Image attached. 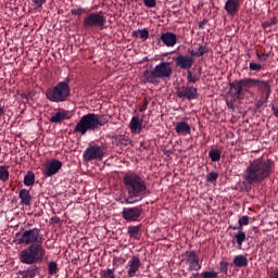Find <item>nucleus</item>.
Wrapping results in <instances>:
<instances>
[{
  "mask_svg": "<svg viewBox=\"0 0 278 278\" xmlns=\"http://www.w3.org/2000/svg\"><path fill=\"white\" fill-rule=\"evenodd\" d=\"M42 242H45V236L40 231V228H33L25 230L20 238V244H39L42 247Z\"/></svg>",
  "mask_w": 278,
  "mask_h": 278,
  "instance_id": "8",
  "label": "nucleus"
},
{
  "mask_svg": "<svg viewBox=\"0 0 278 278\" xmlns=\"http://www.w3.org/2000/svg\"><path fill=\"white\" fill-rule=\"evenodd\" d=\"M112 144L115 147H129V144H131V138L127 132L123 135H115L112 137Z\"/></svg>",
  "mask_w": 278,
  "mask_h": 278,
  "instance_id": "17",
  "label": "nucleus"
},
{
  "mask_svg": "<svg viewBox=\"0 0 278 278\" xmlns=\"http://www.w3.org/2000/svg\"><path fill=\"white\" fill-rule=\"evenodd\" d=\"M101 278H116L114 269H103L100 271Z\"/></svg>",
  "mask_w": 278,
  "mask_h": 278,
  "instance_id": "35",
  "label": "nucleus"
},
{
  "mask_svg": "<svg viewBox=\"0 0 278 278\" xmlns=\"http://www.w3.org/2000/svg\"><path fill=\"white\" fill-rule=\"evenodd\" d=\"M218 180V173L216 172H212L207 175L206 181H208L210 184H214Z\"/></svg>",
  "mask_w": 278,
  "mask_h": 278,
  "instance_id": "37",
  "label": "nucleus"
},
{
  "mask_svg": "<svg viewBox=\"0 0 278 278\" xmlns=\"http://www.w3.org/2000/svg\"><path fill=\"white\" fill-rule=\"evenodd\" d=\"M176 66L179 68H182L184 71L188 68H192V65L194 64V59L192 55H178L175 59Z\"/></svg>",
  "mask_w": 278,
  "mask_h": 278,
  "instance_id": "14",
  "label": "nucleus"
},
{
  "mask_svg": "<svg viewBox=\"0 0 278 278\" xmlns=\"http://www.w3.org/2000/svg\"><path fill=\"white\" fill-rule=\"evenodd\" d=\"M173 75V67L169 62H161L155 65L153 70H144L141 73L142 84H154L157 85V79H168Z\"/></svg>",
  "mask_w": 278,
  "mask_h": 278,
  "instance_id": "4",
  "label": "nucleus"
},
{
  "mask_svg": "<svg viewBox=\"0 0 278 278\" xmlns=\"http://www.w3.org/2000/svg\"><path fill=\"white\" fill-rule=\"evenodd\" d=\"M176 94L178 99H187L188 101L199 99V90L197 87H190L188 85L178 88Z\"/></svg>",
  "mask_w": 278,
  "mask_h": 278,
  "instance_id": "12",
  "label": "nucleus"
},
{
  "mask_svg": "<svg viewBox=\"0 0 278 278\" xmlns=\"http://www.w3.org/2000/svg\"><path fill=\"white\" fill-rule=\"evenodd\" d=\"M266 103H268V102H266V100H258L256 102V108L260 110L261 108H264V105H266Z\"/></svg>",
  "mask_w": 278,
  "mask_h": 278,
  "instance_id": "48",
  "label": "nucleus"
},
{
  "mask_svg": "<svg viewBox=\"0 0 278 278\" xmlns=\"http://www.w3.org/2000/svg\"><path fill=\"white\" fill-rule=\"evenodd\" d=\"M140 229H142V227H140V226H130V227H128L129 238H138V233H140Z\"/></svg>",
  "mask_w": 278,
  "mask_h": 278,
  "instance_id": "33",
  "label": "nucleus"
},
{
  "mask_svg": "<svg viewBox=\"0 0 278 278\" xmlns=\"http://www.w3.org/2000/svg\"><path fill=\"white\" fill-rule=\"evenodd\" d=\"M190 52V55L192 58H203L205 53H210V49L205 46H200L198 51L194 50H188Z\"/></svg>",
  "mask_w": 278,
  "mask_h": 278,
  "instance_id": "27",
  "label": "nucleus"
},
{
  "mask_svg": "<svg viewBox=\"0 0 278 278\" xmlns=\"http://www.w3.org/2000/svg\"><path fill=\"white\" fill-rule=\"evenodd\" d=\"M8 179H10L8 166L0 165V181H8Z\"/></svg>",
  "mask_w": 278,
  "mask_h": 278,
  "instance_id": "31",
  "label": "nucleus"
},
{
  "mask_svg": "<svg viewBox=\"0 0 278 278\" xmlns=\"http://www.w3.org/2000/svg\"><path fill=\"white\" fill-rule=\"evenodd\" d=\"M228 270H229V263L228 262H220L219 273H223L224 275H227Z\"/></svg>",
  "mask_w": 278,
  "mask_h": 278,
  "instance_id": "39",
  "label": "nucleus"
},
{
  "mask_svg": "<svg viewBox=\"0 0 278 278\" xmlns=\"http://www.w3.org/2000/svg\"><path fill=\"white\" fill-rule=\"evenodd\" d=\"M39 270H40V267L34 266V267H28L24 270H20L17 275H20L22 278H36V275H38Z\"/></svg>",
  "mask_w": 278,
  "mask_h": 278,
  "instance_id": "23",
  "label": "nucleus"
},
{
  "mask_svg": "<svg viewBox=\"0 0 278 278\" xmlns=\"http://www.w3.org/2000/svg\"><path fill=\"white\" fill-rule=\"evenodd\" d=\"M71 78L60 81L56 86L46 91V98L52 103H64L71 97Z\"/></svg>",
  "mask_w": 278,
  "mask_h": 278,
  "instance_id": "6",
  "label": "nucleus"
},
{
  "mask_svg": "<svg viewBox=\"0 0 278 278\" xmlns=\"http://www.w3.org/2000/svg\"><path fill=\"white\" fill-rule=\"evenodd\" d=\"M202 278H218V273L212 270V271H203Z\"/></svg>",
  "mask_w": 278,
  "mask_h": 278,
  "instance_id": "40",
  "label": "nucleus"
},
{
  "mask_svg": "<svg viewBox=\"0 0 278 278\" xmlns=\"http://www.w3.org/2000/svg\"><path fill=\"white\" fill-rule=\"evenodd\" d=\"M5 114V110H3V106H0V116H3Z\"/></svg>",
  "mask_w": 278,
  "mask_h": 278,
  "instance_id": "54",
  "label": "nucleus"
},
{
  "mask_svg": "<svg viewBox=\"0 0 278 278\" xmlns=\"http://www.w3.org/2000/svg\"><path fill=\"white\" fill-rule=\"evenodd\" d=\"M257 79L255 78H245L233 80L230 84V94L233 99H244V92H249V88H253V86H257Z\"/></svg>",
  "mask_w": 278,
  "mask_h": 278,
  "instance_id": "7",
  "label": "nucleus"
},
{
  "mask_svg": "<svg viewBox=\"0 0 278 278\" xmlns=\"http://www.w3.org/2000/svg\"><path fill=\"white\" fill-rule=\"evenodd\" d=\"M48 273L49 275L53 276L58 274V263L55 262H50L48 264Z\"/></svg>",
  "mask_w": 278,
  "mask_h": 278,
  "instance_id": "36",
  "label": "nucleus"
},
{
  "mask_svg": "<svg viewBox=\"0 0 278 278\" xmlns=\"http://www.w3.org/2000/svg\"><path fill=\"white\" fill-rule=\"evenodd\" d=\"M86 12V9H72V14H76L77 16H81Z\"/></svg>",
  "mask_w": 278,
  "mask_h": 278,
  "instance_id": "45",
  "label": "nucleus"
},
{
  "mask_svg": "<svg viewBox=\"0 0 278 278\" xmlns=\"http://www.w3.org/2000/svg\"><path fill=\"white\" fill-rule=\"evenodd\" d=\"M70 118L68 111L62 110L56 112L51 118L50 123H62V121H66Z\"/></svg>",
  "mask_w": 278,
  "mask_h": 278,
  "instance_id": "24",
  "label": "nucleus"
},
{
  "mask_svg": "<svg viewBox=\"0 0 278 278\" xmlns=\"http://www.w3.org/2000/svg\"><path fill=\"white\" fill-rule=\"evenodd\" d=\"M208 156L211 157L212 162H220V150H218V149L210 150Z\"/></svg>",
  "mask_w": 278,
  "mask_h": 278,
  "instance_id": "32",
  "label": "nucleus"
},
{
  "mask_svg": "<svg viewBox=\"0 0 278 278\" xmlns=\"http://www.w3.org/2000/svg\"><path fill=\"white\" fill-rule=\"evenodd\" d=\"M33 3L35 5V8H42V5H45V3H47V0H33Z\"/></svg>",
  "mask_w": 278,
  "mask_h": 278,
  "instance_id": "44",
  "label": "nucleus"
},
{
  "mask_svg": "<svg viewBox=\"0 0 278 278\" xmlns=\"http://www.w3.org/2000/svg\"><path fill=\"white\" fill-rule=\"evenodd\" d=\"M146 8H155L157 5V1L155 0H143Z\"/></svg>",
  "mask_w": 278,
  "mask_h": 278,
  "instance_id": "43",
  "label": "nucleus"
},
{
  "mask_svg": "<svg viewBox=\"0 0 278 278\" xmlns=\"http://www.w3.org/2000/svg\"><path fill=\"white\" fill-rule=\"evenodd\" d=\"M132 38H140L143 42L149 39V29H138L132 31Z\"/></svg>",
  "mask_w": 278,
  "mask_h": 278,
  "instance_id": "26",
  "label": "nucleus"
},
{
  "mask_svg": "<svg viewBox=\"0 0 278 278\" xmlns=\"http://www.w3.org/2000/svg\"><path fill=\"white\" fill-rule=\"evenodd\" d=\"M105 151L101 146H89L84 152L85 162H92V160H103Z\"/></svg>",
  "mask_w": 278,
  "mask_h": 278,
  "instance_id": "10",
  "label": "nucleus"
},
{
  "mask_svg": "<svg viewBox=\"0 0 278 278\" xmlns=\"http://www.w3.org/2000/svg\"><path fill=\"white\" fill-rule=\"evenodd\" d=\"M191 278H203V274H193Z\"/></svg>",
  "mask_w": 278,
  "mask_h": 278,
  "instance_id": "53",
  "label": "nucleus"
},
{
  "mask_svg": "<svg viewBox=\"0 0 278 278\" xmlns=\"http://www.w3.org/2000/svg\"><path fill=\"white\" fill-rule=\"evenodd\" d=\"M149 108V100L144 98L143 105L140 109V112H147V109Z\"/></svg>",
  "mask_w": 278,
  "mask_h": 278,
  "instance_id": "47",
  "label": "nucleus"
},
{
  "mask_svg": "<svg viewBox=\"0 0 278 278\" xmlns=\"http://www.w3.org/2000/svg\"><path fill=\"white\" fill-rule=\"evenodd\" d=\"M122 1H127V0H122Z\"/></svg>",
  "mask_w": 278,
  "mask_h": 278,
  "instance_id": "56",
  "label": "nucleus"
},
{
  "mask_svg": "<svg viewBox=\"0 0 278 278\" xmlns=\"http://www.w3.org/2000/svg\"><path fill=\"white\" fill-rule=\"evenodd\" d=\"M271 112L276 118H278V109L275 105H271Z\"/></svg>",
  "mask_w": 278,
  "mask_h": 278,
  "instance_id": "50",
  "label": "nucleus"
},
{
  "mask_svg": "<svg viewBox=\"0 0 278 278\" xmlns=\"http://www.w3.org/2000/svg\"><path fill=\"white\" fill-rule=\"evenodd\" d=\"M141 263L138 256H132L128 263V277H136V274L140 269Z\"/></svg>",
  "mask_w": 278,
  "mask_h": 278,
  "instance_id": "19",
  "label": "nucleus"
},
{
  "mask_svg": "<svg viewBox=\"0 0 278 278\" xmlns=\"http://www.w3.org/2000/svg\"><path fill=\"white\" fill-rule=\"evenodd\" d=\"M256 85H258V88L265 92V103H268V99H270V92L273 90L270 89V83L268 80H260L256 79Z\"/></svg>",
  "mask_w": 278,
  "mask_h": 278,
  "instance_id": "22",
  "label": "nucleus"
},
{
  "mask_svg": "<svg viewBox=\"0 0 278 278\" xmlns=\"http://www.w3.org/2000/svg\"><path fill=\"white\" fill-rule=\"evenodd\" d=\"M235 238L237 239L238 247H242L244 240H247V233L244 231H239L237 235H235Z\"/></svg>",
  "mask_w": 278,
  "mask_h": 278,
  "instance_id": "34",
  "label": "nucleus"
},
{
  "mask_svg": "<svg viewBox=\"0 0 278 278\" xmlns=\"http://www.w3.org/2000/svg\"><path fill=\"white\" fill-rule=\"evenodd\" d=\"M18 199L21 201V205H25V207L31 206V193H29V190L27 189H21L18 192Z\"/></svg>",
  "mask_w": 278,
  "mask_h": 278,
  "instance_id": "20",
  "label": "nucleus"
},
{
  "mask_svg": "<svg viewBox=\"0 0 278 278\" xmlns=\"http://www.w3.org/2000/svg\"><path fill=\"white\" fill-rule=\"evenodd\" d=\"M108 23L103 12L90 13L83 22L85 29H91L92 27H103Z\"/></svg>",
  "mask_w": 278,
  "mask_h": 278,
  "instance_id": "9",
  "label": "nucleus"
},
{
  "mask_svg": "<svg viewBox=\"0 0 278 278\" xmlns=\"http://www.w3.org/2000/svg\"><path fill=\"white\" fill-rule=\"evenodd\" d=\"M201 79V68H199L198 73L192 74V71L187 72V84H197Z\"/></svg>",
  "mask_w": 278,
  "mask_h": 278,
  "instance_id": "28",
  "label": "nucleus"
},
{
  "mask_svg": "<svg viewBox=\"0 0 278 278\" xmlns=\"http://www.w3.org/2000/svg\"><path fill=\"white\" fill-rule=\"evenodd\" d=\"M230 229H233V231L238 230V229H242V226H240V224L238 226H229Z\"/></svg>",
  "mask_w": 278,
  "mask_h": 278,
  "instance_id": "52",
  "label": "nucleus"
},
{
  "mask_svg": "<svg viewBox=\"0 0 278 278\" xmlns=\"http://www.w3.org/2000/svg\"><path fill=\"white\" fill-rule=\"evenodd\" d=\"M239 225H240L241 228L249 225V216L243 215L242 217H240L239 218Z\"/></svg>",
  "mask_w": 278,
  "mask_h": 278,
  "instance_id": "41",
  "label": "nucleus"
},
{
  "mask_svg": "<svg viewBox=\"0 0 278 278\" xmlns=\"http://www.w3.org/2000/svg\"><path fill=\"white\" fill-rule=\"evenodd\" d=\"M52 220L58 225V223H60V217L52 218Z\"/></svg>",
  "mask_w": 278,
  "mask_h": 278,
  "instance_id": "55",
  "label": "nucleus"
},
{
  "mask_svg": "<svg viewBox=\"0 0 278 278\" xmlns=\"http://www.w3.org/2000/svg\"><path fill=\"white\" fill-rule=\"evenodd\" d=\"M207 23H210V21L204 18L202 22L199 23V29H204Z\"/></svg>",
  "mask_w": 278,
  "mask_h": 278,
  "instance_id": "49",
  "label": "nucleus"
},
{
  "mask_svg": "<svg viewBox=\"0 0 278 278\" xmlns=\"http://www.w3.org/2000/svg\"><path fill=\"white\" fill-rule=\"evenodd\" d=\"M250 71H262V63H250Z\"/></svg>",
  "mask_w": 278,
  "mask_h": 278,
  "instance_id": "42",
  "label": "nucleus"
},
{
  "mask_svg": "<svg viewBox=\"0 0 278 278\" xmlns=\"http://www.w3.org/2000/svg\"><path fill=\"white\" fill-rule=\"evenodd\" d=\"M110 123V117L105 114L99 115L94 113H88L80 117L77 122L73 134H80L81 136H86L88 131H97L99 127H103Z\"/></svg>",
  "mask_w": 278,
  "mask_h": 278,
  "instance_id": "3",
  "label": "nucleus"
},
{
  "mask_svg": "<svg viewBox=\"0 0 278 278\" xmlns=\"http://www.w3.org/2000/svg\"><path fill=\"white\" fill-rule=\"evenodd\" d=\"M275 163L270 159L257 157L250 161L243 173V186L251 188L255 184H262L266 179H270Z\"/></svg>",
  "mask_w": 278,
  "mask_h": 278,
  "instance_id": "1",
  "label": "nucleus"
},
{
  "mask_svg": "<svg viewBox=\"0 0 278 278\" xmlns=\"http://www.w3.org/2000/svg\"><path fill=\"white\" fill-rule=\"evenodd\" d=\"M140 216H142V206L123 208L122 217L124 220H127V223H136L140 220Z\"/></svg>",
  "mask_w": 278,
  "mask_h": 278,
  "instance_id": "11",
  "label": "nucleus"
},
{
  "mask_svg": "<svg viewBox=\"0 0 278 278\" xmlns=\"http://www.w3.org/2000/svg\"><path fill=\"white\" fill-rule=\"evenodd\" d=\"M34 184H36V175L34 172H27V174L24 176V185L34 186Z\"/></svg>",
  "mask_w": 278,
  "mask_h": 278,
  "instance_id": "30",
  "label": "nucleus"
},
{
  "mask_svg": "<svg viewBox=\"0 0 278 278\" xmlns=\"http://www.w3.org/2000/svg\"><path fill=\"white\" fill-rule=\"evenodd\" d=\"M273 25H277V17H273L269 21H266L262 24L263 29H266L268 27H273Z\"/></svg>",
  "mask_w": 278,
  "mask_h": 278,
  "instance_id": "38",
  "label": "nucleus"
},
{
  "mask_svg": "<svg viewBox=\"0 0 278 278\" xmlns=\"http://www.w3.org/2000/svg\"><path fill=\"white\" fill-rule=\"evenodd\" d=\"M233 265L237 266V268H247V266H249V260L244 255H237L233 258Z\"/></svg>",
  "mask_w": 278,
  "mask_h": 278,
  "instance_id": "25",
  "label": "nucleus"
},
{
  "mask_svg": "<svg viewBox=\"0 0 278 278\" xmlns=\"http://www.w3.org/2000/svg\"><path fill=\"white\" fill-rule=\"evenodd\" d=\"M60 168H62V161L52 160L50 163L46 164L43 175L45 177H53Z\"/></svg>",
  "mask_w": 278,
  "mask_h": 278,
  "instance_id": "15",
  "label": "nucleus"
},
{
  "mask_svg": "<svg viewBox=\"0 0 278 278\" xmlns=\"http://www.w3.org/2000/svg\"><path fill=\"white\" fill-rule=\"evenodd\" d=\"M225 10L229 16H236L240 10V0H227Z\"/></svg>",
  "mask_w": 278,
  "mask_h": 278,
  "instance_id": "18",
  "label": "nucleus"
},
{
  "mask_svg": "<svg viewBox=\"0 0 278 278\" xmlns=\"http://www.w3.org/2000/svg\"><path fill=\"white\" fill-rule=\"evenodd\" d=\"M175 131L178 136H190L192 126L185 121L174 123Z\"/></svg>",
  "mask_w": 278,
  "mask_h": 278,
  "instance_id": "16",
  "label": "nucleus"
},
{
  "mask_svg": "<svg viewBox=\"0 0 278 278\" xmlns=\"http://www.w3.org/2000/svg\"><path fill=\"white\" fill-rule=\"evenodd\" d=\"M256 58H258V60H262L263 62H266V60H268V54L266 53L260 54V52L256 51Z\"/></svg>",
  "mask_w": 278,
  "mask_h": 278,
  "instance_id": "46",
  "label": "nucleus"
},
{
  "mask_svg": "<svg viewBox=\"0 0 278 278\" xmlns=\"http://www.w3.org/2000/svg\"><path fill=\"white\" fill-rule=\"evenodd\" d=\"M185 255L189 270H201V264H199V256L197 255V252L187 251Z\"/></svg>",
  "mask_w": 278,
  "mask_h": 278,
  "instance_id": "13",
  "label": "nucleus"
},
{
  "mask_svg": "<svg viewBox=\"0 0 278 278\" xmlns=\"http://www.w3.org/2000/svg\"><path fill=\"white\" fill-rule=\"evenodd\" d=\"M129 127H130V131H140L142 129V122L140 121V118L134 116L130 121V124H129Z\"/></svg>",
  "mask_w": 278,
  "mask_h": 278,
  "instance_id": "29",
  "label": "nucleus"
},
{
  "mask_svg": "<svg viewBox=\"0 0 278 278\" xmlns=\"http://www.w3.org/2000/svg\"><path fill=\"white\" fill-rule=\"evenodd\" d=\"M47 251L40 244H30L20 252L18 260L22 264H40L45 260Z\"/></svg>",
  "mask_w": 278,
  "mask_h": 278,
  "instance_id": "5",
  "label": "nucleus"
},
{
  "mask_svg": "<svg viewBox=\"0 0 278 278\" xmlns=\"http://www.w3.org/2000/svg\"><path fill=\"white\" fill-rule=\"evenodd\" d=\"M123 184L128 194L126 199L128 204L138 203V201H142V199L151 194L147 187V181L136 172L126 173L123 177Z\"/></svg>",
  "mask_w": 278,
  "mask_h": 278,
  "instance_id": "2",
  "label": "nucleus"
},
{
  "mask_svg": "<svg viewBox=\"0 0 278 278\" xmlns=\"http://www.w3.org/2000/svg\"><path fill=\"white\" fill-rule=\"evenodd\" d=\"M161 40L165 47H175L177 45V35L167 31L161 35Z\"/></svg>",
  "mask_w": 278,
  "mask_h": 278,
  "instance_id": "21",
  "label": "nucleus"
},
{
  "mask_svg": "<svg viewBox=\"0 0 278 278\" xmlns=\"http://www.w3.org/2000/svg\"><path fill=\"white\" fill-rule=\"evenodd\" d=\"M227 106L229 108V110H233L235 108L233 102L227 101Z\"/></svg>",
  "mask_w": 278,
  "mask_h": 278,
  "instance_id": "51",
  "label": "nucleus"
}]
</instances>
